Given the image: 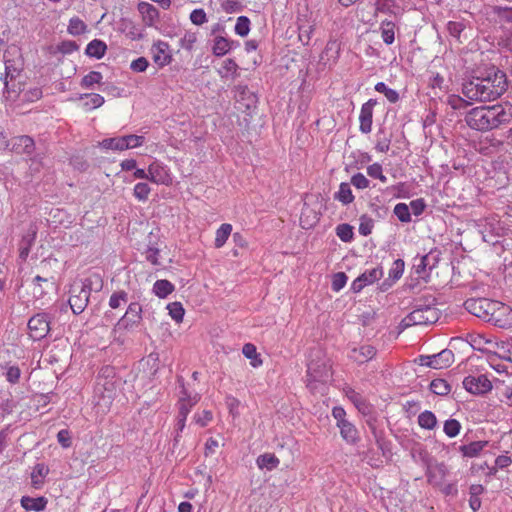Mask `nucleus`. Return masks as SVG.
Segmentation results:
<instances>
[{
	"mask_svg": "<svg viewBox=\"0 0 512 512\" xmlns=\"http://www.w3.org/2000/svg\"><path fill=\"white\" fill-rule=\"evenodd\" d=\"M509 86L507 75L491 65L479 69L469 81L462 84V93L469 100L491 101L503 95Z\"/></svg>",
	"mask_w": 512,
	"mask_h": 512,
	"instance_id": "1",
	"label": "nucleus"
},
{
	"mask_svg": "<svg viewBox=\"0 0 512 512\" xmlns=\"http://www.w3.org/2000/svg\"><path fill=\"white\" fill-rule=\"evenodd\" d=\"M466 124L477 131H489L512 121L511 104H495L472 108L465 114Z\"/></svg>",
	"mask_w": 512,
	"mask_h": 512,
	"instance_id": "2",
	"label": "nucleus"
},
{
	"mask_svg": "<svg viewBox=\"0 0 512 512\" xmlns=\"http://www.w3.org/2000/svg\"><path fill=\"white\" fill-rule=\"evenodd\" d=\"M331 366L325 358L311 360L307 365L306 387L313 394H324L331 381Z\"/></svg>",
	"mask_w": 512,
	"mask_h": 512,
	"instance_id": "3",
	"label": "nucleus"
},
{
	"mask_svg": "<svg viewBox=\"0 0 512 512\" xmlns=\"http://www.w3.org/2000/svg\"><path fill=\"white\" fill-rule=\"evenodd\" d=\"M142 320V306L138 302H131L125 314L117 321L112 333L114 340L120 344L125 341V335L137 328Z\"/></svg>",
	"mask_w": 512,
	"mask_h": 512,
	"instance_id": "4",
	"label": "nucleus"
},
{
	"mask_svg": "<svg viewBox=\"0 0 512 512\" xmlns=\"http://www.w3.org/2000/svg\"><path fill=\"white\" fill-rule=\"evenodd\" d=\"M4 93L11 97L12 93L18 95L21 90V82L16 85L14 81L20 76L23 70L21 59H5Z\"/></svg>",
	"mask_w": 512,
	"mask_h": 512,
	"instance_id": "5",
	"label": "nucleus"
},
{
	"mask_svg": "<svg viewBox=\"0 0 512 512\" xmlns=\"http://www.w3.org/2000/svg\"><path fill=\"white\" fill-rule=\"evenodd\" d=\"M438 320V313L435 308L426 306L418 308L409 313L401 321L402 328H408L415 325H428Z\"/></svg>",
	"mask_w": 512,
	"mask_h": 512,
	"instance_id": "6",
	"label": "nucleus"
},
{
	"mask_svg": "<svg viewBox=\"0 0 512 512\" xmlns=\"http://www.w3.org/2000/svg\"><path fill=\"white\" fill-rule=\"evenodd\" d=\"M488 323L502 329L511 328L512 308L509 305L495 300L491 316L488 318Z\"/></svg>",
	"mask_w": 512,
	"mask_h": 512,
	"instance_id": "7",
	"label": "nucleus"
},
{
	"mask_svg": "<svg viewBox=\"0 0 512 512\" xmlns=\"http://www.w3.org/2000/svg\"><path fill=\"white\" fill-rule=\"evenodd\" d=\"M464 389L473 395H485L492 390V382L485 374L468 375L462 381Z\"/></svg>",
	"mask_w": 512,
	"mask_h": 512,
	"instance_id": "8",
	"label": "nucleus"
},
{
	"mask_svg": "<svg viewBox=\"0 0 512 512\" xmlns=\"http://www.w3.org/2000/svg\"><path fill=\"white\" fill-rule=\"evenodd\" d=\"M116 393V386L114 381L108 379L107 377L99 376L97 378V382L94 388V396L99 398L98 405H102L105 408H109L112 404Z\"/></svg>",
	"mask_w": 512,
	"mask_h": 512,
	"instance_id": "9",
	"label": "nucleus"
},
{
	"mask_svg": "<svg viewBox=\"0 0 512 512\" xmlns=\"http://www.w3.org/2000/svg\"><path fill=\"white\" fill-rule=\"evenodd\" d=\"M495 300L488 298H476L468 299L463 303V307L470 314L488 322V318L491 316L493 304Z\"/></svg>",
	"mask_w": 512,
	"mask_h": 512,
	"instance_id": "10",
	"label": "nucleus"
},
{
	"mask_svg": "<svg viewBox=\"0 0 512 512\" xmlns=\"http://www.w3.org/2000/svg\"><path fill=\"white\" fill-rule=\"evenodd\" d=\"M91 285L83 283L80 287H73L69 298V305L74 314L82 313L89 303Z\"/></svg>",
	"mask_w": 512,
	"mask_h": 512,
	"instance_id": "11",
	"label": "nucleus"
},
{
	"mask_svg": "<svg viewBox=\"0 0 512 512\" xmlns=\"http://www.w3.org/2000/svg\"><path fill=\"white\" fill-rule=\"evenodd\" d=\"M29 336L34 341L42 340L50 331V321L47 313H38L28 321Z\"/></svg>",
	"mask_w": 512,
	"mask_h": 512,
	"instance_id": "12",
	"label": "nucleus"
},
{
	"mask_svg": "<svg viewBox=\"0 0 512 512\" xmlns=\"http://www.w3.org/2000/svg\"><path fill=\"white\" fill-rule=\"evenodd\" d=\"M438 263V254L429 252L426 255H417L413 258L412 271L417 278L424 279Z\"/></svg>",
	"mask_w": 512,
	"mask_h": 512,
	"instance_id": "13",
	"label": "nucleus"
},
{
	"mask_svg": "<svg viewBox=\"0 0 512 512\" xmlns=\"http://www.w3.org/2000/svg\"><path fill=\"white\" fill-rule=\"evenodd\" d=\"M149 181L157 185H169L172 181L169 168L159 161H153L148 168Z\"/></svg>",
	"mask_w": 512,
	"mask_h": 512,
	"instance_id": "14",
	"label": "nucleus"
},
{
	"mask_svg": "<svg viewBox=\"0 0 512 512\" xmlns=\"http://www.w3.org/2000/svg\"><path fill=\"white\" fill-rule=\"evenodd\" d=\"M376 348L372 345L364 344L352 347L348 352V358L353 362L362 365L372 360L376 355Z\"/></svg>",
	"mask_w": 512,
	"mask_h": 512,
	"instance_id": "15",
	"label": "nucleus"
},
{
	"mask_svg": "<svg viewBox=\"0 0 512 512\" xmlns=\"http://www.w3.org/2000/svg\"><path fill=\"white\" fill-rule=\"evenodd\" d=\"M488 445V441H473L468 444L457 445L453 443L451 450L454 454H460L463 458H473Z\"/></svg>",
	"mask_w": 512,
	"mask_h": 512,
	"instance_id": "16",
	"label": "nucleus"
},
{
	"mask_svg": "<svg viewBox=\"0 0 512 512\" xmlns=\"http://www.w3.org/2000/svg\"><path fill=\"white\" fill-rule=\"evenodd\" d=\"M377 104L378 102L376 99H369L361 106L359 130L364 134H368L372 130L373 109Z\"/></svg>",
	"mask_w": 512,
	"mask_h": 512,
	"instance_id": "17",
	"label": "nucleus"
},
{
	"mask_svg": "<svg viewBox=\"0 0 512 512\" xmlns=\"http://www.w3.org/2000/svg\"><path fill=\"white\" fill-rule=\"evenodd\" d=\"M472 352L473 346L468 340L462 337L450 338V354H452L453 358L456 354L460 363H463Z\"/></svg>",
	"mask_w": 512,
	"mask_h": 512,
	"instance_id": "18",
	"label": "nucleus"
},
{
	"mask_svg": "<svg viewBox=\"0 0 512 512\" xmlns=\"http://www.w3.org/2000/svg\"><path fill=\"white\" fill-rule=\"evenodd\" d=\"M153 61L159 67H164L172 61L168 43L164 41H157L151 47Z\"/></svg>",
	"mask_w": 512,
	"mask_h": 512,
	"instance_id": "19",
	"label": "nucleus"
},
{
	"mask_svg": "<svg viewBox=\"0 0 512 512\" xmlns=\"http://www.w3.org/2000/svg\"><path fill=\"white\" fill-rule=\"evenodd\" d=\"M447 349H443L441 352L433 355H420L415 359V363L420 366L430 367L433 369H441L446 365L443 360V356L446 354Z\"/></svg>",
	"mask_w": 512,
	"mask_h": 512,
	"instance_id": "20",
	"label": "nucleus"
},
{
	"mask_svg": "<svg viewBox=\"0 0 512 512\" xmlns=\"http://www.w3.org/2000/svg\"><path fill=\"white\" fill-rule=\"evenodd\" d=\"M138 11L142 16V21L145 26L152 27L159 19V11L158 9L147 2H141L138 5Z\"/></svg>",
	"mask_w": 512,
	"mask_h": 512,
	"instance_id": "21",
	"label": "nucleus"
},
{
	"mask_svg": "<svg viewBox=\"0 0 512 512\" xmlns=\"http://www.w3.org/2000/svg\"><path fill=\"white\" fill-rule=\"evenodd\" d=\"M340 50V42L336 39H330L322 52L321 60L324 61L325 64H335L340 56Z\"/></svg>",
	"mask_w": 512,
	"mask_h": 512,
	"instance_id": "22",
	"label": "nucleus"
},
{
	"mask_svg": "<svg viewBox=\"0 0 512 512\" xmlns=\"http://www.w3.org/2000/svg\"><path fill=\"white\" fill-rule=\"evenodd\" d=\"M347 398L355 405L359 412L362 414H368L371 411V407L365 398L351 387L344 389Z\"/></svg>",
	"mask_w": 512,
	"mask_h": 512,
	"instance_id": "23",
	"label": "nucleus"
},
{
	"mask_svg": "<svg viewBox=\"0 0 512 512\" xmlns=\"http://www.w3.org/2000/svg\"><path fill=\"white\" fill-rule=\"evenodd\" d=\"M338 428L340 430L341 437L346 443L355 445L359 442L360 436L358 429L350 421L342 423Z\"/></svg>",
	"mask_w": 512,
	"mask_h": 512,
	"instance_id": "24",
	"label": "nucleus"
},
{
	"mask_svg": "<svg viewBox=\"0 0 512 512\" xmlns=\"http://www.w3.org/2000/svg\"><path fill=\"white\" fill-rule=\"evenodd\" d=\"M34 140L27 135L18 136L14 139L12 149L16 153L31 154L34 151Z\"/></svg>",
	"mask_w": 512,
	"mask_h": 512,
	"instance_id": "25",
	"label": "nucleus"
},
{
	"mask_svg": "<svg viewBox=\"0 0 512 512\" xmlns=\"http://www.w3.org/2000/svg\"><path fill=\"white\" fill-rule=\"evenodd\" d=\"M200 400V396L198 394H195L193 396L188 395L187 392L184 390L182 392V396L179 399V412L178 415L187 417L194 405L198 403Z\"/></svg>",
	"mask_w": 512,
	"mask_h": 512,
	"instance_id": "26",
	"label": "nucleus"
},
{
	"mask_svg": "<svg viewBox=\"0 0 512 512\" xmlns=\"http://www.w3.org/2000/svg\"><path fill=\"white\" fill-rule=\"evenodd\" d=\"M239 66L232 58L223 61L222 66L218 69V74L222 79H236L239 76Z\"/></svg>",
	"mask_w": 512,
	"mask_h": 512,
	"instance_id": "27",
	"label": "nucleus"
},
{
	"mask_svg": "<svg viewBox=\"0 0 512 512\" xmlns=\"http://www.w3.org/2000/svg\"><path fill=\"white\" fill-rule=\"evenodd\" d=\"M47 505V499L45 497H29V496H23L21 498V506L26 511H43L46 508Z\"/></svg>",
	"mask_w": 512,
	"mask_h": 512,
	"instance_id": "28",
	"label": "nucleus"
},
{
	"mask_svg": "<svg viewBox=\"0 0 512 512\" xmlns=\"http://www.w3.org/2000/svg\"><path fill=\"white\" fill-rule=\"evenodd\" d=\"M107 50L105 42L99 39L90 41L85 49V54L95 59H101L104 57Z\"/></svg>",
	"mask_w": 512,
	"mask_h": 512,
	"instance_id": "29",
	"label": "nucleus"
},
{
	"mask_svg": "<svg viewBox=\"0 0 512 512\" xmlns=\"http://www.w3.org/2000/svg\"><path fill=\"white\" fill-rule=\"evenodd\" d=\"M99 146L104 150L125 151V136L105 138L99 143Z\"/></svg>",
	"mask_w": 512,
	"mask_h": 512,
	"instance_id": "30",
	"label": "nucleus"
},
{
	"mask_svg": "<svg viewBox=\"0 0 512 512\" xmlns=\"http://www.w3.org/2000/svg\"><path fill=\"white\" fill-rule=\"evenodd\" d=\"M279 463V459L272 453L261 454L256 459V464L261 470L272 471L278 467Z\"/></svg>",
	"mask_w": 512,
	"mask_h": 512,
	"instance_id": "31",
	"label": "nucleus"
},
{
	"mask_svg": "<svg viewBox=\"0 0 512 512\" xmlns=\"http://www.w3.org/2000/svg\"><path fill=\"white\" fill-rule=\"evenodd\" d=\"M351 184L347 182H342L339 185L338 191L334 194V199L341 202L343 205H349L355 199L352 189L350 187Z\"/></svg>",
	"mask_w": 512,
	"mask_h": 512,
	"instance_id": "32",
	"label": "nucleus"
},
{
	"mask_svg": "<svg viewBox=\"0 0 512 512\" xmlns=\"http://www.w3.org/2000/svg\"><path fill=\"white\" fill-rule=\"evenodd\" d=\"M175 287L174 285L166 280V279H161V280H157L154 284H153V293L158 296L159 298H166L169 294H171L173 291H174Z\"/></svg>",
	"mask_w": 512,
	"mask_h": 512,
	"instance_id": "33",
	"label": "nucleus"
},
{
	"mask_svg": "<svg viewBox=\"0 0 512 512\" xmlns=\"http://www.w3.org/2000/svg\"><path fill=\"white\" fill-rule=\"evenodd\" d=\"M49 469L42 463H38L31 473V483L34 488H40L44 478L47 476Z\"/></svg>",
	"mask_w": 512,
	"mask_h": 512,
	"instance_id": "34",
	"label": "nucleus"
},
{
	"mask_svg": "<svg viewBox=\"0 0 512 512\" xmlns=\"http://www.w3.org/2000/svg\"><path fill=\"white\" fill-rule=\"evenodd\" d=\"M396 25L392 21H382L380 25V32L382 40L385 44L391 45L395 40Z\"/></svg>",
	"mask_w": 512,
	"mask_h": 512,
	"instance_id": "35",
	"label": "nucleus"
},
{
	"mask_svg": "<svg viewBox=\"0 0 512 512\" xmlns=\"http://www.w3.org/2000/svg\"><path fill=\"white\" fill-rule=\"evenodd\" d=\"M232 232V225L229 223H223L217 230L214 240V246L216 248H221L225 245L229 236Z\"/></svg>",
	"mask_w": 512,
	"mask_h": 512,
	"instance_id": "36",
	"label": "nucleus"
},
{
	"mask_svg": "<svg viewBox=\"0 0 512 512\" xmlns=\"http://www.w3.org/2000/svg\"><path fill=\"white\" fill-rule=\"evenodd\" d=\"M211 50L213 55L216 57L225 56L227 53H229L228 38L223 36H216L213 39Z\"/></svg>",
	"mask_w": 512,
	"mask_h": 512,
	"instance_id": "37",
	"label": "nucleus"
},
{
	"mask_svg": "<svg viewBox=\"0 0 512 512\" xmlns=\"http://www.w3.org/2000/svg\"><path fill=\"white\" fill-rule=\"evenodd\" d=\"M21 93H23L21 100H22V101H26V102H34V101H37V100H39V99L42 97V95H43L42 89H41L40 87H31V88H29V89H27V90H24V89L21 87V90H20V92L18 93V95H16L15 93H12L10 98H16V97H19Z\"/></svg>",
	"mask_w": 512,
	"mask_h": 512,
	"instance_id": "38",
	"label": "nucleus"
},
{
	"mask_svg": "<svg viewBox=\"0 0 512 512\" xmlns=\"http://www.w3.org/2000/svg\"><path fill=\"white\" fill-rule=\"evenodd\" d=\"M80 99L84 101L83 105L88 110L99 108L104 103V97L97 93L83 94Z\"/></svg>",
	"mask_w": 512,
	"mask_h": 512,
	"instance_id": "39",
	"label": "nucleus"
},
{
	"mask_svg": "<svg viewBox=\"0 0 512 512\" xmlns=\"http://www.w3.org/2000/svg\"><path fill=\"white\" fill-rule=\"evenodd\" d=\"M242 353L246 358L251 360L250 364L252 367L257 368L262 365V360L257 353L255 345L252 343H246L242 348Z\"/></svg>",
	"mask_w": 512,
	"mask_h": 512,
	"instance_id": "40",
	"label": "nucleus"
},
{
	"mask_svg": "<svg viewBox=\"0 0 512 512\" xmlns=\"http://www.w3.org/2000/svg\"><path fill=\"white\" fill-rule=\"evenodd\" d=\"M418 424L421 428L431 430L437 424L436 416L433 412L425 410L418 416Z\"/></svg>",
	"mask_w": 512,
	"mask_h": 512,
	"instance_id": "41",
	"label": "nucleus"
},
{
	"mask_svg": "<svg viewBox=\"0 0 512 512\" xmlns=\"http://www.w3.org/2000/svg\"><path fill=\"white\" fill-rule=\"evenodd\" d=\"M128 302V293L124 290H118L111 294L108 305L111 309H118Z\"/></svg>",
	"mask_w": 512,
	"mask_h": 512,
	"instance_id": "42",
	"label": "nucleus"
},
{
	"mask_svg": "<svg viewBox=\"0 0 512 512\" xmlns=\"http://www.w3.org/2000/svg\"><path fill=\"white\" fill-rule=\"evenodd\" d=\"M87 31V25L79 17H73L69 20L67 32L73 36H79Z\"/></svg>",
	"mask_w": 512,
	"mask_h": 512,
	"instance_id": "43",
	"label": "nucleus"
},
{
	"mask_svg": "<svg viewBox=\"0 0 512 512\" xmlns=\"http://www.w3.org/2000/svg\"><path fill=\"white\" fill-rule=\"evenodd\" d=\"M354 228L350 224L342 223L337 225L335 229L336 235L339 237V239L345 243H349L354 238Z\"/></svg>",
	"mask_w": 512,
	"mask_h": 512,
	"instance_id": "44",
	"label": "nucleus"
},
{
	"mask_svg": "<svg viewBox=\"0 0 512 512\" xmlns=\"http://www.w3.org/2000/svg\"><path fill=\"white\" fill-rule=\"evenodd\" d=\"M451 265H452V275L450 278V284H453L457 287L464 286L468 281L469 274L468 273L463 274L460 271L459 264L455 265L453 262H451Z\"/></svg>",
	"mask_w": 512,
	"mask_h": 512,
	"instance_id": "45",
	"label": "nucleus"
},
{
	"mask_svg": "<svg viewBox=\"0 0 512 512\" xmlns=\"http://www.w3.org/2000/svg\"><path fill=\"white\" fill-rule=\"evenodd\" d=\"M151 193V188L146 182H138L133 188V196L141 202H146Z\"/></svg>",
	"mask_w": 512,
	"mask_h": 512,
	"instance_id": "46",
	"label": "nucleus"
},
{
	"mask_svg": "<svg viewBox=\"0 0 512 512\" xmlns=\"http://www.w3.org/2000/svg\"><path fill=\"white\" fill-rule=\"evenodd\" d=\"M374 89L378 93H383L390 103H396L399 100V93L389 88L384 82L376 83Z\"/></svg>",
	"mask_w": 512,
	"mask_h": 512,
	"instance_id": "47",
	"label": "nucleus"
},
{
	"mask_svg": "<svg viewBox=\"0 0 512 512\" xmlns=\"http://www.w3.org/2000/svg\"><path fill=\"white\" fill-rule=\"evenodd\" d=\"M103 79V75L98 71H91L86 74L81 81V87L92 89L95 84H99Z\"/></svg>",
	"mask_w": 512,
	"mask_h": 512,
	"instance_id": "48",
	"label": "nucleus"
},
{
	"mask_svg": "<svg viewBox=\"0 0 512 512\" xmlns=\"http://www.w3.org/2000/svg\"><path fill=\"white\" fill-rule=\"evenodd\" d=\"M167 310L171 318L180 323L183 320L185 310L180 302H172L167 305Z\"/></svg>",
	"mask_w": 512,
	"mask_h": 512,
	"instance_id": "49",
	"label": "nucleus"
},
{
	"mask_svg": "<svg viewBox=\"0 0 512 512\" xmlns=\"http://www.w3.org/2000/svg\"><path fill=\"white\" fill-rule=\"evenodd\" d=\"M250 19L247 16H239L237 18L234 31L240 37H245L250 32Z\"/></svg>",
	"mask_w": 512,
	"mask_h": 512,
	"instance_id": "50",
	"label": "nucleus"
},
{
	"mask_svg": "<svg viewBox=\"0 0 512 512\" xmlns=\"http://www.w3.org/2000/svg\"><path fill=\"white\" fill-rule=\"evenodd\" d=\"M360 276L367 285H371L382 278L383 269L381 267H375L364 271Z\"/></svg>",
	"mask_w": 512,
	"mask_h": 512,
	"instance_id": "51",
	"label": "nucleus"
},
{
	"mask_svg": "<svg viewBox=\"0 0 512 512\" xmlns=\"http://www.w3.org/2000/svg\"><path fill=\"white\" fill-rule=\"evenodd\" d=\"M405 263L402 259H397L393 262L392 267L389 270L388 279L392 281V283L399 280L404 272Z\"/></svg>",
	"mask_w": 512,
	"mask_h": 512,
	"instance_id": "52",
	"label": "nucleus"
},
{
	"mask_svg": "<svg viewBox=\"0 0 512 512\" xmlns=\"http://www.w3.org/2000/svg\"><path fill=\"white\" fill-rule=\"evenodd\" d=\"M395 216L399 219V221L403 223H408L411 221V212L409 210V206L405 203H398L395 205L393 210Z\"/></svg>",
	"mask_w": 512,
	"mask_h": 512,
	"instance_id": "53",
	"label": "nucleus"
},
{
	"mask_svg": "<svg viewBox=\"0 0 512 512\" xmlns=\"http://www.w3.org/2000/svg\"><path fill=\"white\" fill-rule=\"evenodd\" d=\"M373 227H374V220L370 216H368L366 214L360 216L358 230L362 236L370 235L372 233Z\"/></svg>",
	"mask_w": 512,
	"mask_h": 512,
	"instance_id": "54",
	"label": "nucleus"
},
{
	"mask_svg": "<svg viewBox=\"0 0 512 512\" xmlns=\"http://www.w3.org/2000/svg\"><path fill=\"white\" fill-rule=\"evenodd\" d=\"M235 97H236L237 101L247 100L248 101L246 104L247 107H250V105L255 102L254 95L250 92V90L248 89V87L246 85H238L236 87Z\"/></svg>",
	"mask_w": 512,
	"mask_h": 512,
	"instance_id": "55",
	"label": "nucleus"
},
{
	"mask_svg": "<svg viewBox=\"0 0 512 512\" xmlns=\"http://www.w3.org/2000/svg\"><path fill=\"white\" fill-rule=\"evenodd\" d=\"M21 377V370L17 365L7 364L5 366V378L10 384H17Z\"/></svg>",
	"mask_w": 512,
	"mask_h": 512,
	"instance_id": "56",
	"label": "nucleus"
},
{
	"mask_svg": "<svg viewBox=\"0 0 512 512\" xmlns=\"http://www.w3.org/2000/svg\"><path fill=\"white\" fill-rule=\"evenodd\" d=\"M430 390L436 395L448 394V381L445 379H434L430 384Z\"/></svg>",
	"mask_w": 512,
	"mask_h": 512,
	"instance_id": "57",
	"label": "nucleus"
},
{
	"mask_svg": "<svg viewBox=\"0 0 512 512\" xmlns=\"http://www.w3.org/2000/svg\"><path fill=\"white\" fill-rule=\"evenodd\" d=\"M298 30H299V35H298L299 41L303 45H308L311 40L312 34L314 32L313 25H299Z\"/></svg>",
	"mask_w": 512,
	"mask_h": 512,
	"instance_id": "58",
	"label": "nucleus"
},
{
	"mask_svg": "<svg viewBox=\"0 0 512 512\" xmlns=\"http://www.w3.org/2000/svg\"><path fill=\"white\" fill-rule=\"evenodd\" d=\"M124 30L127 31L126 35L131 40H140L143 37V32L140 28H138L133 22L127 21L124 23Z\"/></svg>",
	"mask_w": 512,
	"mask_h": 512,
	"instance_id": "59",
	"label": "nucleus"
},
{
	"mask_svg": "<svg viewBox=\"0 0 512 512\" xmlns=\"http://www.w3.org/2000/svg\"><path fill=\"white\" fill-rule=\"evenodd\" d=\"M367 174L375 179H379L382 183L387 182V177L383 174L382 166L379 163H373L367 167Z\"/></svg>",
	"mask_w": 512,
	"mask_h": 512,
	"instance_id": "60",
	"label": "nucleus"
},
{
	"mask_svg": "<svg viewBox=\"0 0 512 512\" xmlns=\"http://www.w3.org/2000/svg\"><path fill=\"white\" fill-rule=\"evenodd\" d=\"M347 279L348 277L344 272L335 273L332 278V290L335 292H339L341 289L345 287Z\"/></svg>",
	"mask_w": 512,
	"mask_h": 512,
	"instance_id": "61",
	"label": "nucleus"
},
{
	"mask_svg": "<svg viewBox=\"0 0 512 512\" xmlns=\"http://www.w3.org/2000/svg\"><path fill=\"white\" fill-rule=\"evenodd\" d=\"M124 136H125L126 150L138 148V147L142 146L145 141V137L140 136V135L130 134V135H124Z\"/></svg>",
	"mask_w": 512,
	"mask_h": 512,
	"instance_id": "62",
	"label": "nucleus"
},
{
	"mask_svg": "<svg viewBox=\"0 0 512 512\" xmlns=\"http://www.w3.org/2000/svg\"><path fill=\"white\" fill-rule=\"evenodd\" d=\"M351 185L355 188L363 190L369 187L370 181L362 173H356L351 177Z\"/></svg>",
	"mask_w": 512,
	"mask_h": 512,
	"instance_id": "63",
	"label": "nucleus"
},
{
	"mask_svg": "<svg viewBox=\"0 0 512 512\" xmlns=\"http://www.w3.org/2000/svg\"><path fill=\"white\" fill-rule=\"evenodd\" d=\"M190 21L194 25H203L208 21L205 11L202 8L194 9L190 13Z\"/></svg>",
	"mask_w": 512,
	"mask_h": 512,
	"instance_id": "64",
	"label": "nucleus"
}]
</instances>
